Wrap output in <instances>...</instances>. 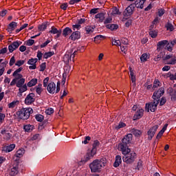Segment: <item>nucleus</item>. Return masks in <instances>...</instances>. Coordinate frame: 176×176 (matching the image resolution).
Here are the masks:
<instances>
[{
    "mask_svg": "<svg viewBox=\"0 0 176 176\" xmlns=\"http://www.w3.org/2000/svg\"><path fill=\"white\" fill-rule=\"evenodd\" d=\"M132 140L133 134L129 133L123 138L122 142L118 144V151H120L124 155L122 160L126 164H133L137 159V153L131 151V149L129 148V144L131 143Z\"/></svg>",
    "mask_w": 176,
    "mask_h": 176,
    "instance_id": "nucleus-1",
    "label": "nucleus"
},
{
    "mask_svg": "<svg viewBox=\"0 0 176 176\" xmlns=\"http://www.w3.org/2000/svg\"><path fill=\"white\" fill-rule=\"evenodd\" d=\"M105 164H107V160L105 158L94 160L89 164V168L91 173H100L102 167H105Z\"/></svg>",
    "mask_w": 176,
    "mask_h": 176,
    "instance_id": "nucleus-2",
    "label": "nucleus"
},
{
    "mask_svg": "<svg viewBox=\"0 0 176 176\" xmlns=\"http://www.w3.org/2000/svg\"><path fill=\"white\" fill-rule=\"evenodd\" d=\"M32 113H34V110L31 107L22 108L16 111V116L21 120H28L30 119Z\"/></svg>",
    "mask_w": 176,
    "mask_h": 176,
    "instance_id": "nucleus-3",
    "label": "nucleus"
},
{
    "mask_svg": "<svg viewBox=\"0 0 176 176\" xmlns=\"http://www.w3.org/2000/svg\"><path fill=\"white\" fill-rule=\"evenodd\" d=\"M49 83V77L45 78L43 80V87H47V90L50 94H54L56 91V83L51 82Z\"/></svg>",
    "mask_w": 176,
    "mask_h": 176,
    "instance_id": "nucleus-4",
    "label": "nucleus"
},
{
    "mask_svg": "<svg viewBox=\"0 0 176 176\" xmlns=\"http://www.w3.org/2000/svg\"><path fill=\"white\" fill-rule=\"evenodd\" d=\"M157 105H159V101L153 99V102L146 104L145 109L146 112H149V110L151 112H155L157 109Z\"/></svg>",
    "mask_w": 176,
    "mask_h": 176,
    "instance_id": "nucleus-5",
    "label": "nucleus"
},
{
    "mask_svg": "<svg viewBox=\"0 0 176 176\" xmlns=\"http://www.w3.org/2000/svg\"><path fill=\"white\" fill-rule=\"evenodd\" d=\"M135 9V8L134 7L133 4L129 5L123 12L124 17H126V19L131 17L134 13Z\"/></svg>",
    "mask_w": 176,
    "mask_h": 176,
    "instance_id": "nucleus-6",
    "label": "nucleus"
},
{
    "mask_svg": "<svg viewBox=\"0 0 176 176\" xmlns=\"http://www.w3.org/2000/svg\"><path fill=\"white\" fill-rule=\"evenodd\" d=\"M36 97L35 96V94L30 93L27 95L26 98H25V104L26 105H31V104H34L35 102V100Z\"/></svg>",
    "mask_w": 176,
    "mask_h": 176,
    "instance_id": "nucleus-7",
    "label": "nucleus"
},
{
    "mask_svg": "<svg viewBox=\"0 0 176 176\" xmlns=\"http://www.w3.org/2000/svg\"><path fill=\"white\" fill-rule=\"evenodd\" d=\"M164 94V88L161 87L157 91H155L153 95V100L159 102V98Z\"/></svg>",
    "mask_w": 176,
    "mask_h": 176,
    "instance_id": "nucleus-8",
    "label": "nucleus"
},
{
    "mask_svg": "<svg viewBox=\"0 0 176 176\" xmlns=\"http://www.w3.org/2000/svg\"><path fill=\"white\" fill-rule=\"evenodd\" d=\"M157 129H159V125H155L148 130V131L147 132V134L148 135V140H152V138H153L155 134H156Z\"/></svg>",
    "mask_w": 176,
    "mask_h": 176,
    "instance_id": "nucleus-9",
    "label": "nucleus"
},
{
    "mask_svg": "<svg viewBox=\"0 0 176 176\" xmlns=\"http://www.w3.org/2000/svg\"><path fill=\"white\" fill-rule=\"evenodd\" d=\"M1 134H2L3 140H6V141H9L12 138L11 133L5 129H1Z\"/></svg>",
    "mask_w": 176,
    "mask_h": 176,
    "instance_id": "nucleus-10",
    "label": "nucleus"
},
{
    "mask_svg": "<svg viewBox=\"0 0 176 176\" xmlns=\"http://www.w3.org/2000/svg\"><path fill=\"white\" fill-rule=\"evenodd\" d=\"M96 153H97L96 148H92L91 151L87 153V154L85 156L84 161L89 162L90 159H93V157H94V155H96Z\"/></svg>",
    "mask_w": 176,
    "mask_h": 176,
    "instance_id": "nucleus-11",
    "label": "nucleus"
},
{
    "mask_svg": "<svg viewBox=\"0 0 176 176\" xmlns=\"http://www.w3.org/2000/svg\"><path fill=\"white\" fill-rule=\"evenodd\" d=\"M78 54V50H76L74 52L73 54H72L70 56L68 54H66L63 56V61L66 63H69L71 61V59L74 60L75 58V56Z\"/></svg>",
    "mask_w": 176,
    "mask_h": 176,
    "instance_id": "nucleus-12",
    "label": "nucleus"
},
{
    "mask_svg": "<svg viewBox=\"0 0 176 176\" xmlns=\"http://www.w3.org/2000/svg\"><path fill=\"white\" fill-rule=\"evenodd\" d=\"M144 116V109L139 108L137 109L135 115L133 116V120H138Z\"/></svg>",
    "mask_w": 176,
    "mask_h": 176,
    "instance_id": "nucleus-13",
    "label": "nucleus"
},
{
    "mask_svg": "<svg viewBox=\"0 0 176 176\" xmlns=\"http://www.w3.org/2000/svg\"><path fill=\"white\" fill-rule=\"evenodd\" d=\"M146 0H135L134 3H131L133 7L137 8V9H144V3H145Z\"/></svg>",
    "mask_w": 176,
    "mask_h": 176,
    "instance_id": "nucleus-14",
    "label": "nucleus"
},
{
    "mask_svg": "<svg viewBox=\"0 0 176 176\" xmlns=\"http://www.w3.org/2000/svg\"><path fill=\"white\" fill-rule=\"evenodd\" d=\"M23 71V67H19L13 73V76H14V79H16V81L20 80V79H23V75L20 74V72Z\"/></svg>",
    "mask_w": 176,
    "mask_h": 176,
    "instance_id": "nucleus-15",
    "label": "nucleus"
},
{
    "mask_svg": "<svg viewBox=\"0 0 176 176\" xmlns=\"http://www.w3.org/2000/svg\"><path fill=\"white\" fill-rule=\"evenodd\" d=\"M25 151L24 150V148H19L15 153V155H14L13 159L15 160H19V159H20V157H23V156L24 155Z\"/></svg>",
    "mask_w": 176,
    "mask_h": 176,
    "instance_id": "nucleus-16",
    "label": "nucleus"
},
{
    "mask_svg": "<svg viewBox=\"0 0 176 176\" xmlns=\"http://www.w3.org/2000/svg\"><path fill=\"white\" fill-rule=\"evenodd\" d=\"M16 28H17V23L12 21L8 24L7 31L10 32V34H12V31H14Z\"/></svg>",
    "mask_w": 176,
    "mask_h": 176,
    "instance_id": "nucleus-17",
    "label": "nucleus"
},
{
    "mask_svg": "<svg viewBox=\"0 0 176 176\" xmlns=\"http://www.w3.org/2000/svg\"><path fill=\"white\" fill-rule=\"evenodd\" d=\"M168 43V41L167 40H162L157 43V50L160 51L162 50L166 45Z\"/></svg>",
    "mask_w": 176,
    "mask_h": 176,
    "instance_id": "nucleus-18",
    "label": "nucleus"
},
{
    "mask_svg": "<svg viewBox=\"0 0 176 176\" xmlns=\"http://www.w3.org/2000/svg\"><path fill=\"white\" fill-rule=\"evenodd\" d=\"M19 49V43L16 41L12 42L10 45H8V50L10 53H13L14 50Z\"/></svg>",
    "mask_w": 176,
    "mask_h": 176,
    "instance_id": "nucleus-19",
    "label": "nucleus"
},
{
    "mask_svg": "<svg viewBox=\"0 0 176 176\" xmlns=\"http://www.w3.org/2000/svg\"><path fill=\"white\" fill-rule=\"evenodd\" d=\"M14 148H16V144H10L9 146H4L3 147V151L6 152V153H9V152H12V151H13Z\"/></svg>",
    "mask_w": 176,
    "mask_h": 176,
    "instance_id": "nucleus-20",
    "label": "nucleus"
},
{
    "mask_svg": "<svg viewBox=\"0 0 176 176\" xmlns=\"http://www.w3.org/2000/svg\"><path fill=\"white\" fill-rule=\"evenodd\" d=\"M69 39H72V41H76V39H80V32H74L69 36Z\"/></svg>",
    "mask_w": 176,
    "mask_h": 176,
    "instance_id": "nucleus-21",
    "label": "nucleus"
},
{
    "mask_svg": "<svg viewBox=\"0 0 176 176\" xmlns=\"http://www.w3.org/2000/svg\"><path fill=\"white\" fill-rule=\"evenodd\" d=\"M105 16H107V14L104 12H100L95 15V19H99L100 23H102L105 20Z\"/></svg>",
    "mask_w": 176,
    "mask_h": 176,
    "instance_id": "nucleus-22",
    "label": "nucleus"
},
{
    "mask_svg": "<svg viewBox=\"0 0 176 176\" xmlns=\"http://www.w3.org/2000/svg\"><path fill=\"white\" fill-rule=\"evenodd\" d=\"M171 101H176V89H170L168 91Z\"/></svg>",
    "mask_w": 176,
    "mask_h": 176,
    "instance_id": "nucleus-23",
    "label": "nucleus"
},
{
    "mask_svg": "<svg viewBox=\"0 0 176 176\" xmlns=\"http://www.w3.org/2000/svg\"><path fill=\"white\" fill-rule=\"evenodd\" d=\"M19 104H20V101L16 100L9 103L8 104V107L10 109H13V108H16V107H18Z\"/></svg>",
    "mask_w": 176,
    "mask_h": 176,
    "instance_id": "nucleus-24",
    "label": "nucleus"
},
{
    "mask_svg": "<svg viewBox=\"0 0 176 176\" xmlns=\"http://www.w3.org/2000/svg\"><path fill=\"white\" fill-rule=\"evenodd\" d=\"M167 126H168V124H165L162 130L157 133L156 137L157 140H160V138H162V136L163 135V134H164V131L167 130Z\"/></svg>",
    "mask_w": 176,
    "mask_h": 176,
    "instance_id": "nucleus-25",
    "label": "nucleus"
},
{
    "mask_svg": "<svg viewBox=\"0 0 176 176\" xmlns=\"http://www.w3.org/2000/svg\"><path fill=\"white\" fill-rule=\"evenodd\" d=\"M122 164V156L120 155H116V160L113 164L114 167H119Z\"/></svg>",
    "mask_w": 176,
    "mask_h": 176,
    "instance_id": "nucleus-26",
    "label": "nucleus"
},
{
    "mask_svg": "<svg viewBox=\"0 0 176 176\" xmlns=\"http://www.w3.org/2000/svg\"><path fill=\"white\" fill-rule=\"evenodd\" d=\"M129 72H130V76H131V80L132 81V83H135V81L137 80L135 78V74L134 73V70L131 67H129Z\"/></svg>",
    "mask_w": 176,
    "mask_h": 176,
    "instance_id": "nucleus-27",
    "label": "nucleus"
},
{
    "mask_svg": "<svg viewBox=\"0 0 176 176\" xmlns=\"http://www.w3.org/2000/svg\"><path fill=\"white\" fill-rule=\"evenodd\" d=\"M62 34L65 37H67L69 34H72V29L67 27L63 30Z\"/></svg>",
    "mask_w": 176,
    "mask_h": 176,
    "instance_id": "nucleus-28",
    "label": "nucleus"
},
{
    "mask_svg": "<svg viewBox=\"0 0 176 176\" xmlns=\"http://www.w3.org/2000/svg\"><path fill=\"white\" fill-rule=\"evenodd\" d=\"M36 63H38V58H32L28 60V64L29 65H32V67H36Z\"/></svg>",
    "mask_w": 176,
    "mask_h": 176,
    "instance_id": "nucleus-29",
    "label": "nucleus"
},
{
    "mask_svg": "<svg viewBox=\"0 0 176 176\" xmlns=\"http://www.w3.org/2000/svg\"><path fill=\"white\" fill-rule=\"evenodd\" d=\"M47 24H49V22L43 23L41 25H38V31L43 32L47 28Z\"/></svg>",
    "mask_w": 176,
    "mask_h": 176,
    "instance_id": "nucleus-30",
    "label": "nucleus"
},
{
    "mask_svg": "<svg viewBox=\"0 0 176 176\" xmlns=\"http://www.w3.org/2000/svg\"><path fill=\"white\" fill-rule=\"evenodd\" d=\"M106 28L111 30V31H115V30H118L119 26L117 24H107L106 25Z\"/></svg>",
    "mask_w": 176,
    "mask_h": 176,
    "instance_id": "nucleus-31",
    "label": "nucleus"
},
{
    "mask_svg": "<svg viewBox=\"0 0 176 176\" xmlns=\"http://www.w3.org/2000/svg\"><path fill=\"white\" fill-rule=\"evenodd\" d=\"M165 28H166L167 31H174V25H173V23L170 21L165 25Z\"/></svg>",
    "mask_w": 176,
    "mask_h": 176,
    "instance_id": "nucleus-32",
    "label": "nucleus"
},
{
    "mask_svg": "<svg viewBox=\"0 0 176 176\" xmlns=\"http://www.w3.org/2000/svg\"><path fill=\"white\" fill-rule=\"evenodd\" d=\"M23 129L25 130V131H26L27 133H31V131H32L34 130V125H31V124H26L23 126Z\"/></svg>",
    "mask_w": 176,
    "mask_h": 176,
    "instance_id": "nucleus-33",
    "label": "nucleus"
},
{
    "mask_svg": "<svg viewBox=\"0 0 176 176\" xmlns=\"http://www.w3.org/2000/svg\"><path fill=\"white\" fill-rule=\"evenodd\" d=\"M165 64L167 65H174L176 64V56H172V58L169 60L165 62Z\"/></svg>",
    "mask_w": 176,
    "mask_h": 176,
    "instance_id": "nucleus-34",
    "label": "nucleus"
},
{
    "mask_svg": "<svg viewBox=\"0 0 176 176\" xmlns=\"http://www.w3.org/2000/svg\"><path fill=\"white\" fill-rule=\"evenodd\" d=\"M38 83V79L37 78H32L30 81H29L27 84V86L28 87H32V86H35Z\"/></svg>",
    "mask_w": 176,
    "mask_h": 176,
    "instance_id": "nucleus-35",
    "label": "nucleus"
},
{
    "mask_svg": "<svg viewBox=\"0 0 176 176\" xmlns=\"http://www.w3.org/2000/svg\"><path fill=\"white\" fill-rule=\"evenodd\" d=\"M19 174V168L17 166H14L11 168V171L10 173V175L14 176Z\"/></svg>",
    "mask_w": 176,
    "mask_h": 176,
    "instance_id": "nucleus-36",
    "label": "nucleus"
},
{
    "mask_svg": "<svg viewBox=\"0 0 176 176\" xmlns=\"http://www.w3.org/2000/svg\"><path fill=\"white\" fill-rule=\"evenodd\" d=\"M132 133L135 137L140 138L141 137V134H142V132L138 129H132Z\"/></svg>",
    "mask_w": 176,
    "mask_h": 176,
    "instance_id": "nucleus-37",
    "label": "nucleus"
},
{
    "mask_svg": "<svg viewBox=\"0 0 176 176\" xmlns=\"http://www.w3.org/2000/svg\"><path fill=\"white\" fill-rule=\"evenodd\" d=\"M111 14L113 16H115L116 14H118V16H121L122 15V12H120L118 10V8L117 7H113L112 8V12Z\"/></svg>",
    "mask_w": 176,
    "mask_h": 176,
    "instance_id": "nucleus-38",
    "label": "nucleus"
},
{
    "mask_svg": "<svg viewBox=\"0 0 176 176\" xmlns=\"http://www.w3.org/2000/svg\"><path fill=\"white\" fill-rule=\"evenodd\" d=\"M148 34L151 38H155L156 36H157V30H151Z\"/></svg>",
    "mask_w": 176,
    "mask_h": 176,
    "instance_id": "nucleus-39",
    "label": "nucleus"
},
{
    "mask_svg": "<svg viewBox=\"0 0 176 176\" xmlns=\"http://www.w3.org/2000/svg\"><path fill=\"white\" fill-rule=\"evenodd\" d=\"M24 83H25V79L21 78L16 81V87H21V86H23V85H24Z\"/></svg>",
    "mask_w": 176,
    "mask_h": 176,
    "instance_id": "nucleus-40",
    "label": "nucleus"
},
{
    "mask_svg": "<svg viewBox=\"0 0 176 176\" xmlns=\"http://www.w3.org/2000/svg\"><path fill=\"white\" fill-rule=\"evenodd\" d=\"M71 71V67H65L64 68V73L63 74V76H68L69 75V72Z\"/></svg>",
    "mask_w": 176,
    "mask_h": 176,
    "instance_id": "nucleus-41",
    "label": "nucleus"
},
{
    "mask_svg": "<svg viewBox=\"0 0 176 176\" xmlns=\"http://www.w3.org/2000/svg\"><path fill=\"white\" fill-rule=\"evenodd\" d=\"M35 89H36V93H37V94L41 95L42 94V91H43L42 84H40V85L36 86Z\"/></svg>",
    "mask_w": 176,
    "mask_h": 176,
    "instance_id": "nucleus-42",
    "label": "nucleus"
},
{
    "mask_svg": "<svg viewBox=\"0 0 176 176\" xmlns=\"http://www.w3.org/2000/svg\"><path fill=\"white\" fill-rule=\"evenodd\" d=\"M148 58H149V55H148V54H143L140 56V60L142 63H144V61H146Z\"/></svg>",
    "mask_w": 176,
    "mask_h": 176,
    "instance_id": "nucleus-43",
    "label": "nucleus"
},
{
    "mask_svg": "<svg viewBox=\"0 0 176 176\" xmlns=\"http://www.w3.org/2000/svg\"><path fill=\"white\" fill-rule=\"evenodd\" d=\"M54 54V52H45L43 56V58H49L50 57H52V56H53Z\"/></svg>",
    "mask_w": 176,
    "mask_h": 176,
    "instance_id": "nucleus-44",
    "label": "nucleus"
},
{
    "mask_svg": "<svg viewBox=\"0 0 176 176\" xmlns=\"http://www.w3.org/2000/svg\"><path fill=\"white\" fill-rule=\"evenodd\" d=\"M85 30L87 34H91V32H94V28L92 26H87Z\"/></svg>",
    "mask_w": 176,
    "mask_h": 176,
    "instance_id": "nucleus-45",
    "label": "nucleus"
},
{
    "mask_svg": "<svg viewBox=\"0 0 176 176\" xmlns=\"http://www.w3.org/2000/svg\"><path fill=\"white\" fill-rule=\"evenodd\" d=\"M35 119L37 122H42L45 119V117L41 114H37L35 116Z\"/></svg>",
    "mask_w": 176,
    "mask_h": 176,
    "instance_id": "nucleus-46",
    "label": "nucleus"
},
{
    "mask_svg": "<svg viewBox=\"0 0 176 176\" xmlns=\"http://www.w3.org/2000/svg\"><path fill=\"white\" fill-rule=\"evenodd\" d=\"M60 32V30H57L54 26H52L51 28V30L50 31V34H53L54 35H56L58 32Z\"/></svg>",
    "mask_w": 176,
    "mask_h": 176,
    "instance_id": "nucleus-47",
    "label": "nucleus"
},
{
    "mask_svg": "<svg viewBox=\"0 0 176 176\" xmlns=\"http://www.w3.org/2000/svg\"><path fill=\"white\" fill-rule=\"evenodd\" d=\"M19 91L21 94H23L25 91H27V85H22L21 87H19Z\"/></svg>",
    "mask_w": 176,
    "mask_h": 176,
    "instance_id": "nucleus-48",
    "label": "nucleus"
},
{
    "mask_svg": "<svg viewBox=\"0 0 176 176\" xmlns=\"http://www.w3.org/2000/svg\"><path fill=\"white\" fill-rule=\"evenodd\" d=\"M162 86V82L159 81V80H155L153 83V89H156V87H160Z\"/></svg>",
    "mask_w": 176,
    "mask_h": 176,
    "instance_id": "nucleus-49",
    "label": "nucleus"
},
{
    "mask_svg": "<svg viewBox=\"0 0 176 176\" xmlns=\"http://www.w3.org/2000/svg\"><path fill=\"white\" fill-rule=\"evenodd\" d=\"M112 45L113 46H120V45H122V43L120 41V40L113 39Z\"/></svg>",
    "mask_w": 176,
    "mask_h": 176,
    "instance_id": "nucleus-50",
    "label": "nucleus"
},
{
    "mask_svg": "<svg viewBox=\"0 0 176 176\" xmlns=\"http://www.w3.org/2000/svg\"><path fill=\"white\" fill-rule=\"evenodd\" d=\"M24 63H25V60H17L15 63V65L16 67H21V65H24Z\"/></svg>",
    "mask_w": 176,
    "mask_h": 176,
    "instance_id": "nucleus-51",
    "label": "nucleus"
},
{
    "mask_svg": "<svg viewBox=\"0 0 176 176\" xmlns=\"http://www.w3.org/2000/svg\"><path fill=\"white\" fill-rule=\"evenodd\" d=\"M164 13H166V10L163 8H160L158 10L157 14L159 17H162V16H163V14H164Z\"/></svg>",
    "mask_w": 176,
    "mask_h": 176,
    "instance_id": "nucleus-52",
    "label": "nucleus"
},
{
    "mask_svg": "<svg viewBox=\"0 0 176 176\" xmlns=\"http://www.w3.org/2000/svg\"><path fill=\"white\" fill-rule=\"evenodd\" d=\"M123 127H126V124L124 122H120L118 125L116 126V129L119 130L120 129H123Z\"/></svg>",
    "mask_w": 176,
    "mask_h": 176,
    "instance_id": "nucleus-53",
    "label": "nucleus"
},
{
    "mask_svg": "<svg viewBox=\"0 0 176 176\" xmlns=\"http://www.w3.org/2000/svg\"><path fill=\"white\" fill-rule=\"evenodd\" d=\"M8 60L3 61V59H0V67H5L6 65H8Z\"/></svg>",
    "mask_w": 176,
    "mask_h": 176,
    "instance_id": "nucleus-54",
    "label": "nucleus"
},
{
    "mask_svg": "<svg viewBox=\"0 0 176 176\" xmlns=\"http://www.w3.org/2000/svg\"><path fill=\"white\" fill-rule=\"evenodd\" d=\"M86 20H87V19H84V18H81V19H78L77 20V24H78V25H81V24H85V23H86Z\"/></svg>",
    "mask_w": 176,
    "mask_h": 176,
    "instance_id": "nucleus-55",
    "label": "nucleus"
},
{
    "mask_svg": "<svg viewBox=\"0 0 176 176\" xmlns=\"http://www.w3.org/2000/svg\"><path fill=\"white\" fill-rule=\"evenodd\" d=\"M169 78L170 80H176V73L175 74H171V72H168Z\"/></svg>",
    "mask_w": 176,
    "mask_h": 176,
    "instance_id": "nucleus-56",
    "label": "nucleus"
},
{
    "mask_svg": "<svg viewBox=\"0 0 176 176\" xmlns=\"http://www.w3.org/2000/svg\"><path fill=\"white\" fill-rule=\"evenodd\" d=\"M35 43V41L33 39H29L27 41L26 45L27 46H32Z\"/></svg>",
    "mask_w": 176,
    "mask_h": 176,
    "instance_id": "nucleus-57",
    "label": "nucleus"
},
{
    "mask_svg": "<svg viewBox=\"0 0 176 176\" xmlns=\"http://www.w3.org/2000/svg\"><path fill=\"white\" fill-rule=\"evenodd\" d=\"M166 102H167V99H166L165 97H162L160 102V105L162 107V106L164 105V104H166Z\"/></svg>",
    "mask_w": 176,
    "mask_h": 176,
    "instance_id": "nucleus-58",
    "label": "nucleus"
},
{
    "mask_svg": "<svg viewBox=\"0 0 176 176\" xmlns=\"http://www.w3.org/2000/svg\"><path fill=\"white\" fill-rule=\"evenodd\" d=\"M173 45L170 44V43H168L166 46V49L168 50V52H173Z\"/></svg>",
    "mask_w": 176,
    "mask_h": 176,
    "instance_id": "nucleus-59",
    "label": "nucleus"
},
{
    "mask_svg": "<svg viewBox=\"0 0 176 176\" xmlns=\"http://www.w3.org/2000/svg\"><path fill=\"white\" fill-rule=\"evenodd\" d=\"M16 63V59L14 58V56H12L10 60V67H12V65H14V63Z\"/></svg>",
    "mask_w": 176,
    "mask_h": 176,
    "instance_id": "nucleus-60",
    "label": "nucleus"
},
{
    "mask_svg": "<svg viewBox=\"0 0 176 176\" xmlns=\"http://www.w3.org/2000/svg\"><path fill=\"white\" fill-rule=\"evenodd\" d=\"M110 23H112V17L109 16L104 20V23L110 24Z\"/></svg>",
    "mask_w": 176,
    "mask_h": 176,
    "instance_id": "nucleus-61",
    "label": "nucleus"
},
{
    "mask_svg": "<svg viewBox=\"0 0 176 176\" xmlns=\"http://www.w3.org/2000/svg\"><path fill=\"white\" fill-rule=\"evenodd\" d=\"M67 8H68L67 3H64L62 5H60V9H62V10H67Z\"/></svg>",
    "mask_w": 176,
    "mask_h": 176,
    "instance_id": "nucleus-62",
    "label": "nucleus"
},
{
    "mask_svg": "<svg viewBox=\"0 0 176 176\" xmlns=\"http://www.w3.org/2000/svg\"><path fill=\"white\" fill-rule=\"evenodd\" d=\"M121 43H122L123 45H129V39L126 38H123L121 39Z\"/></svg>",
    "mask_w": 176,
    "mask_h": 176,
    "instance_id": "nucleus-63",
    "label": "nucleus"
},
{
    "mask_svg": "<svg viewBox=\"0 0 176 176\" xmlns=\"http://www.w3.org/2000/svg\"><path fill=\"white\" fill-rule=\"evenodd\" d=\"M54 113V110L52 108L48 109L45 111V113H47V115H52V113Z\"/></svg>",
    "mask_w": 176,
    "mask_h": 176,
    "instance_id": "nucleus-64",
    "label": "nucleus"
}]
</instances>
